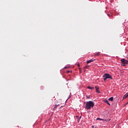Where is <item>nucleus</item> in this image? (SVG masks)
Instances as JSON below:
<instances>
[{
    "mask_svg": "<svg viewBox=\"0 0 128 128\" xmlns=\"http://www.w3.org/2000/svg\"><path fill=\"white\" fill-rule=\"evenodd\" d=\"M86 98H90V96H86Z\"/></svg>",
    "mask_w": 128,
    "mask_h": 128,
    "instance_id": "obj_13",
    "label": "nucleus"
},
{
    "mask_svg": "<svg viewBox=\"0 0 128 128\" xmlns=\"http://www.w3.org/2000/svg\"><path fill=\"white\" fill-rule=\"evenodd\" d=\"M103 78H104V80L106 82L108 78H110V80H112V77L110 74H105L103 75Z\"/></svg>",
    "mask_w": 128,
    "mask_h": 128,
    "instance_id": "obj_2",
    "label": "nucleus"
},
{
    "mask_svg": "<svg viewBox=\"0 0 128 128\" xmlns=\"http://www.w3.org/2000/svg\"><path fill=\"white\" fill-rule=\"evenodd\" d=\"M121 62H122V66H124L126 64H128V60H126L124 58H122L121 60Z\"/></svg>",
    "mask_w": 128,
    "mask_h": 128,
    "instance_id": "obj_3",
    "label": "nucleus"
},
{
    "mask_svg": "<svg viewBox=\"0 0 128 128\" xmlns=\"http://www.w3.org/2000/svg\"><path fill=\"white\" fill-rule=\"evenodd\" d=\"M64 68H66V67L65 66V67Z\"/></svg>",
    "mask_w": 128,
    "mask_h": 128,
    "instance_id": "obj_15",
    "label": "nucleus"
},
{
    "mask_svg": "<svg viewBox=\"0 0 128 128\" xmlns=\"http://www.w3.org/2000/svg\"><path fill=\"white\" fill-rule=\"evenodd\" d=\"M104 102H106V104H108V106H110V102H108V100H105Z\"/></svg>",
    "mask_w": 128,
    "mask_h": 128,
    "instance_id": "obj_7",
    "label": "nucleus"
},
{
    "mask_svg": "<svg viewBox=\"0 0 128 128\" xmlns=\"http://www.w3.org/2000/svg\"><path fill=\"white\" fill-rule=\"evenodd\" d=\"M94 103L92 101H89L86 102V105L85 106L86 110H88L91 108H94Z\"/></svg>",
    "mask_w": 128,
    "mask_h": 128,
    "instance_id": "obj_1",
    "label": "nucleus"
},
{
    "mask_svg": "<svg viewBox=\"0 0 128 128\" xmlns=\"http://www.w3.org/2000/svg\"><path fill=\"white\" fill-rule=\"evenodd\" d=\"M67 72H70V71L68 70V71Z\"/></svg>",
    "mask_w": 128,
    "mask_h": 128,
    "instance_id": "obj_16",
    "label": "nucleus"
},
{
    "mask_svg": "<svg viewBox=\"0 0 128 128\" xmlns=\"http://www.w3.org/2000/svg\"><path fill=\"white\" fill-rule=\"evenodd\" d=\"M96 56H100V52H98L96 54Z\"/></svg>",
    "mask_w": 128,
    "mask_h": 128,
    "instance_id": "obj_11",
    "label": "nucleus"
},
{
    "mask_svg": "<svg viewBox=\"0 0 128 128\" xmlns=\"http://www.w3.org/2000/svg\"><path fill=\"white\" fill-rule=\"evenodd\" d=\"M95 88L96 90V92H98V94H100V88L98 86H96Z\"/></svg>",
    "mask_w": 128,
    "mask_h": 128,
    "instance_id": "obj_4",
    "label": "nucleus"
},
{
    "mask_svg": "<svg viewBox=\"0 0 128 128\" xmlns=\"http://www.w3.org/2000/svg\"><path fill=\"white\" fill-rule=\"evenodd\" d=\"M92 128H94V126H92Z\"/></svg>",
    "mask_w": 128,
    "mask_h": 128,
    "instance_id": "obj_17",
    "label": "nucleus"
},
{
    "mask_svg": "<svg viewBox=\"0 0 128 128\" xmlns=\"http://www.w3.org/2000/svg\"><path fill=\"white\" fill-rule=\"evenodd\" d=\"M109 100H110V102H112V100H114V97H111L110 98H109Z\"/></svg>",
    "mask_w": 128,
    "mask_h": 128,
    "instance_id": "obj_9",
    "label": "nucleus"
},
{
    "mask_svg": "<svg viewBox=\"0 0 128 128\" xmlns=\"http://www.w3.org/2000/svg\"><path fill=\"white\" fill-rule=\"evenodd\" d=\"M97 120H102L103 122H106V120H104V119H102V118H98L96 119Z\"/></svg>",
    "mask_w": 128,
    "mask_h": 128,
    "instance_id": "obj_6",
    "label": "nucleus"
},
{
    "mask_svg": "<svg viewBox=\"0 0 128 128\" xmlns=\"http://www.w3.org/2000/svg\"><path fill=\"white\" fill-rule=\"evenodd\" d=\"M56 108V106H54V108Z\"/></svg>",
    "mask_w": 128,
    "mask_h": 128,
    "instance_id": "obj_14",
    "label": "nucleus"
},
{
    "mask_svg": "<svg viewBox=\"0 0 128 128\" xmlns=\"http://www.w3.org/2000/svg\"><path fill=\"white\" fill-rule=\"evenodd\" d=\"M88 90H94V88L92 87V86H88Z\"/></svg>",
    "mask_w": 128,
    "mask_h": 128,
    "instance_id": "obj_8",
    "label": "nucleus"
},
{
    "mask_svg": "<svg viewBox=\"0 0 128 128\" xmlns=\"http://www.w3.org/2000/svg\"><path fill=\"white\" fill-rule=\"evenodd\" d=\"M128 97V94H126L124 96V98H126Z\"/></svg>",
    "mask_w": 128,
    "mask_h": 128,
    "instance_id": "obj_10",
    "label": "nucleus"
},
{
    "mask_svg": "<svg viewBox=\"0 0 128 128\" xmlns=\"http://www.w3.org/2000/svg\"><path fill=\"white\" fill-rule=\"evenodd\" d=\"M94 60H94L91 59V60L87 61V64H90V62H94Z\"/></svg>",
    "mask_w": 128,
    "mask_h": 128,
    "instance_id": "obj_5",
    "label": "nucleus"
},
{
    "mask_svg": "<svg viewBox=\"0 0 128 128\" xmlns=\"http://www.w3.org/2000/svg\"><path fill=\"white\" fill-rule=\"evenodd\" d=\"M80 118H82V116H80V118L78 119V122H80Z\"/></svg>",
    "mask_w": 128,
    "mask_h": 128,
    "instance_id": "obj_12",
    "label": "nucleus"
}]
</instances>
